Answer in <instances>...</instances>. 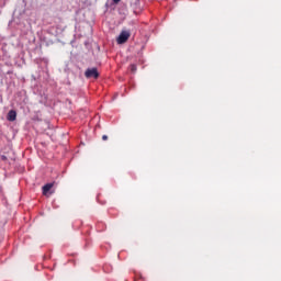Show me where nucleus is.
<instances>
[{"instance_id":"obj_1","label":"nucleus","mask_w":281,"mask_h":281,"mask_svg":"<svg viewBox=\"0 0 281 281\" xmlns=\"http://www.w3.org/2000/svg\"><path fill=\"white\" fill-rule=\"evenodd\" d=\"M131 38V31L123 30L116 38L117 45H124Z\"/></svg>"},{"instance_id":"obj_6","label":"nucleus","mask_w":281,"mask_h":281,"mask_svg":"<svg viewBox=\"0 0 281 281\" xmlns=\"http://www.w3.org/2000/svg\"><path fill=\"white\" fill-rule=\"evenodd\" d=\"M102 139H103V142H106V139H109V136L103 135V136H102Z\"/></svg>"},{"instance_id":"obj_7","label":"nucleus","mask_w":281,"mask_h":281,"mask_svg":"<svg viewBox=\"0 0 281 281\" xmlns=\"http://www.w3.org/2000/svg\"><path fill=\"white\" fill-rule=\"evenodd\" d=\"M1 159H2V161H7V160H8V157L1 156Z\"/></svg>"},{"instance_id":"obj_4","label":"nucleus","mask_w":281,"mask_h":281,"mask_svg":"<svg viewBox=\"0 0 281 281\" xmlns=\"http://www.w3.org/2000/svg\"><path fill=\"white\" fill-rule=\"evenodd\" d=\"M8 120L9 122H14V120H16V111H13V110L9 111Z\"/></svg>"},{"instance_id":"obj_5","label":"nucleus","mask_w":281,"mask_h":281,"mask_svg":"<svg viewBox=\"0 0 281 281\" xmlns=\"http://www.w3.org/2000/svg\"><path fill=\"white\" fill-rule=\"evenodd\" d=\"M131 71H137V66L135 64H132L130 66Z\"/></svg>"},{"instance_id":"obj_8","label":"nucleus","mask_w":281,"mask_h":281,"mask_svg":"<svg viewBox=\"0 0 281 281\" xmlns=\"http://www.w3.org/2000/svg\"><path fill=\"white\" fill-rule=\"evenodd\" d=\"M112 1H113V3H115L117 5V3H120V1H122V0H112Z\"/></svg>"},{"instance_id":"obj_3","label":"nucleus","mask_w":281,"mask_h":281,"mask_svg":"<svg viewBox=\"0 0 281 281\" xmlns=\"http://www.w3.org/2000/svg\"><path fill=\"white\" fill-rule=\"evenodd\" d=\"M54 188V182H50V183H46L44 187H43V194L44 196H47V194H49V190H52Z\"/></svg>"},{"instance_id":"obj_2","label":"nucleus","mask_w":281,"mask_h":281,"mask_svg":"<svg viewBox=\"0 0 281 281\" xmlns=\"http://www.w3.org/2000/svg\"><path fill=\"white\" fill-rule=\"evenodd\" d=\"M86 78H93L98 80L100 78V72H98V68H88L85 72Z\"/></svg>"}]
</instances>
